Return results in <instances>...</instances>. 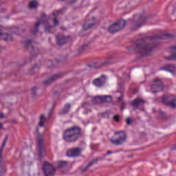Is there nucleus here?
<instances>
[{
  "instance_id": "nucleus-43",
  "label": "nucleus",
  "mask_w": 176,
  "mask_h": 176,
  "mask_svg": "<svg viewBox=\"0 0 176 176\" xmlns=\"http://www.w3.org/2000/svg\"><path fill=\"white\" fill-rule=\"evenodd\" d=\"M2 126H3L2 123L0 122V130L2 129Z\"/></svg>"
},
{
  "instance_id": "nucleus-37",
  "label": "nucleus",
  "mask_w": 176,
  "mask_h": 176,
  "mask_svg": "<svg viewBox=\"0 0 176 176\" xmlns=\"http://www.w3.org/2000/svg\"><path fill=\"white\" fill-rule=\"evenodd\" d=\"M0 118H1V119H5V114H3V113H0Z\"/></svg>"
},
{
  "instance_id": "nucleus-14",
  "label": "nucleus",
  "mask_w": 176,
  "mask_h": 176,
  "mask_svg": "<svg viewBox=\"0 0 176 176\" xmlns=\"http://www.w3.org/2000/svg\"><path fill=\"white\" fill-rule=\"evenodd\" d=\"M0 39L3 41H13L12 34L3 33V27L0 25Z\"/></svg>"
},
{
  "instance_id": "nucleus-23",
  "label": "nucleus",
  "mask_w": 176,
  "mask_h": 176,
  "mask_svg": "<svg viewBox=\"0 0 176 176\" xmlns=\"http://www.w3.org/2000/svg\"><path fill=\"white\" fill-rule=\"evenodd\" d=\"M60 13H63V10H59L57 11H54L52 12V16L54 17V25L55 27H57L58 24H60V22L58 21V19H57V16L60 14Z\"/></svg>"
},
{
  "instance_id": "nucleus-5",
  "label": "nucleus",
  "mask_w": 176,
  "mask_h": 176,
  "mask_svg": "<svg viewBox=\"0 0 176 176\" xmlns=\"http://www.w3.org/2000/svg\"><path fill=\"white\" fill-rule=\"evenodd\" d=\"M126 22L124 20L118 21L108 28L109 32L111 34H115V32L120 31L122 28H124V27H126Z\"/></svg>"
},
{
  "instance_id": "nucleus-6",
  "label": "nucleus",
  "mask_w": 176,
  "mask_h": 176,
  "mask_svg": "<svg viewBox=\"0 0 176 176\" xmlns=\"http://www.w3.org/2000/svg\"><path fill=\"white\" fill-rule=\"evenodd\" d=\"M107 82H108V77L105 74H102L100 76L93 80L92 85H94L95 87H105Z\"/></svg>"
},
{
  "instance_id": "nucleus-21",
  "label": "nucleus",
  "mask_w": 176,
  "mask_h": 176,
  "mask_svg": "<svg viewBox=\"0 0 176 176\" xmlns=\"http://www.w3.org/2000/svg\"><path fill=\"white\" fill-rule=\"evenodd\" d=\"M72 105L69 103H66L64 107L59 111V115H67L71 111Z\"/></svg>"
},
{
  "instance_id": "nucleus-11",
  "label": "nucleus",
  "mask_w": 176,
  "mask_h": 176,
  "mask_svg": "<svg viewBox=\"0 0 176 176\" xmlns=\"http://www.w3.org/2000/svg\"><path fill=\"white\" fill-rule=\"evenodd\" d=\"M61 78V74L58 73L56 74L52 75L50 77V78L45 80L43 81L44 86H49L52 85L53 82H55V80H57V79H60Z\"/></svg>"
},
{
  "instance_id": "nucleus-12",
  "label": "nucleus",
  "mask_w": 176,
  "mask_h": 176,
  "mask_svg": "<svg viewBox=\"0 0 176 176\" xmlns=\"http://www.w3.org/2000/svg\"><path fill=\"white\" fill-rule=\"evenodd\" d=\"M175 36L173 34H163L162 35H154L150 37L151 41H155L156 39H170L171 38H175Z\"/></svg>"
},
{
  "instance_id": "nucleus-26",
  "label": "nucleus",
  "mask_w": 176,
  "mask_h": 176,
  "mask_svg": "<svg viewBox=\"0 0 176 176\" xmlns=\"http://www.w3.org/2000/svg\"><path fill=\"white\" fill-rule=\"evenodd\" d=\"M118 101L121 104L120 110L122 111H124V109H126V102L123 100V94H122L121 96L118 98Z\"/></svg>"
},
{
  "instance_id": "nucleus-27",
  "label": "nucleus",
  "mask_w": 176,
  "mask_h": 176,
  "mask_svg": "<svg viewBox=\"0 0 176 176\" xmlns=\"http://www.w3.org/2000/svg\"><path fill=\"white\" fill-rule=\"evenodd\" d=\"M94 25H96V22H93V23H89L88 25L85 24V25H83L82 28L85 30H91V28H93V27H94Z\"/></svg>"
},
{
  "instance_id": "nucleus-10",
  "label": "nucleus",
  "mask_w": 176,
  "mask_h": 176,
  "mask_svg": "<svg viewBox=\"0 0 176 176\" xmlns=\"http://www.w3.org/2000/svg\"><path fill=\"white\" fill-rule=\"evenodd\" d=\"M82 153V148L79 147L73 148L67 151V156L69 157H78Z\"/></svg>"
},
{
  "instance_id": "nucleus-17",
  "label": "nucleus",
  "mask_w": 176,
  "mask_h": 176,
  "mask_svg": "<svg viewBox=\"0 0 176 176\" xmlns=\"http://www.w3.org/2000/svg\"><path fill=\"white\" fill-rule=\"evenodd\" d=\"M111 58H109L104 62L101 63H95L93 65H89V67H91V68H102V67H105V65H108V64H111Z\"/></svg>"
},
{
  "instance_id": "nucleus-38",
  "label": "nucleus",
  "mask_w": 176,
  "mask_h": 176,
  "mask_svg": "<svg viewBox=\"0 0 176 176\" xmlns=\"http://www.w3.org/2000/svg\"><path fill=\"white\" fill-rule=\"evenodd\" d=\"M86 105H90V103L88 102H85L84 103H82V107H86Z\"/></svg>"
},
{
  "instance_id": "nucleus-22",
  "label": "nucleus",
  "mask_w": 176,
  "mask_h": 176,
  "mask_svg": "<svg viewBox=\"0 0 176 176\" xmlns=\"http://www.w3.org/2000/svg\"><path fill=\"white\" fill-rule=\"evenodd\" d=\"M152 86H153V87H158L160 89H163L164 87L163 81H162V79H160V78L154 79Z\"/></svg>"
},
{
  "instance_id": "nucleus-25",
  "label": "nucleus",
  "mask_w": 176,
  "mask_h": 176,
  "mask_svg": "<svg viewBox=\"0 0 176 176\" xmlns=\"http://www.w3.org/2000/svg\"><path fill=\"white\" fill-rule=\"evenodd\" d=\"M144 23H145V19H140V23H138L131 27L132 31H135L140 27H142V25H144Z\"/></svg>"
},
{
  "instance_id": "nucleus-32",
  "label": "nucleus",
  "mask_w": 176,
  "mask_h": 176,
  "mask_svg": "<svg viewBox=\"0 0 176 176\" xmlns=\"http://www.w3.org/2000/svg\"><path fill=\"white\" fill-rule=\"evenodd\" d=\"M118 86L120 89H122V87H124V82H123L122 79L118 80Z\"/></svg>"
},
{
  "instance_id": "nucleus-36",
  "label": "nucleus",
  "mask_w": 176,
  "mask_h": 176,
  "mask_svg": "<svg viewBox=\"0 0 176 176\" xmlns=\"http://www.w3.org/2000/svg\"><path fill=\"white\" fill-rule=\"evenodd\" d=\"M32 93L33 96H35V94H36V89H32Z\"/></svg>"
},
{
  "instance_id": "nucleus-13",
  "label": "nucleus",
  "mask_w": 176,
  "mask_h": 176,
  "mask_svg": "<svg viewBox=\"0 0 176 176\" xmlns=\"http://www.w3.org/2000/svg\"><path fill=\"white\" fill-rule=\"evenodd\" d=\"M37 141L38 145V156L42 157L43 153V135H38L37 136Z\"/></svg>"
},
{
  "instance_id": "nucleus-33",
  "label": "nucleus",
  "mask_w": 176,
  "mask_h": 176,
  "mask_svg": "<svg viewBox=\"0 0 176 176\" xmlns=\"http://www.w3.org/2000/svg\"><path fill=\"white\" fill-rule=\"evenodd\" d=\"M102 118H104L106 119H109V112L106 111L102 113Z\"/></svg>"
},
{
  "instance_id": "nucleus-1",
  "label": "nucleus",
  "mask_w": 176,
  "mask_h": 176,
  "mask_svg": "<svg viewBox=\"0 0 176 176\" xmlns=\"http://www.w3.org/2000/svg\"><path fill=\"white\" fill-rule=\"evenodd\" d=\"M82 137L80 126H74L68 128L63 132V138L65 142H76Z\"/></svg>"
},
{
  "instance_id": "nucleus-18",
  "label": "nucleus",
  "mask_w": 176,
  "mask_h": 176,
  "mask_svg": "<svg viewBox=\"0 0 176 176\" xmlns=\"http://www.w3.org/2000/svg\"><path fill=\"white\" fill-rule=\"evenodd\" d=\"M31 43H32V41L31 40H27L23 42V44L25 45V47L28 49L29 52H30L32 56H36L35 54V50L34 49V47L31 45Z\"/></svg>"
},
{
  "instance_id": "nucleus-19",
  "label": "nucleus",
  "mask_w": 176,
  "mask_h": 176,
  "mask_svg": "<svg viewBox=\"0 0 176 176\" xmlns=\"http://www.w3.org/2000/svg\"><path fill=\"white\" fill-rule=\"evenodd\" d=\"M145 102H146L145 100L140 98H137L131 102V105L135 108V109H138V107H141V105L145 104Z\"/></svg>"
},
{
  "instance_id": "nucleus-34",
  "label": "nucleus",
  "mask_w": 176,
  "mask_h": 176,
  "mask_svg": "<svg viewBox=\"0 0 176 176\" xmlns=\"http://www.w3.org/2000/svg\"><path fill=\"white\" fill-rule=\"evenodd\" d=\"M113 120H115V122H116L117 123H118V122L120 121V117L119 116V115H115L113 116Z\"/></svg>"
},
{
  "instance_id": "nucleus-41",
  "label": "nucleus",
  "mask_w": 176,
  "mask_h": 176,
  "mask_svg": "<svg viewBox=\"0 0 176 176\" xmlns=\"http://www.w3.org/2000/svg\"><path fill=\"white\" fill-rule=\"evenodd\" d=\"M36 133H37V134H38V133H39V128H36Z\"/></svg>"
},
{
  "instance_id": "nucleus-31",
  "label": "nucleus",
  "mask_w": 176,
  "mask_h": 176,
  "mask_svg": "<svg viewBox=\"0 0 176 176\" xmlns=\"http://www.w3.org/2000/svg\"><path fill=\"white\" fill-rule=\"evenodd\" d=\"M67 162L60 161L58 162V167H67Z\"/></svg>"
},
{
  "instance_id": "nucleus-46",
  "label": "nucleus",
  "mask_w": 176,
  "mask_h": 176,
  "mask_svg": "<svg viewBox=\"0 0 176 176\" xmlns=\"http://www.w3.org/2000/svg\"><path fill=\"white\" fill-rule=\"evenodd\" d=\"M93 20H94V21H96V19L93 18Z\"/></svg>"
},
{
  "instance_id": "nucleus-42",
  "label": "nucleus",
  "mask_w": 176,
  "mask_h": 176,
  "mask_svg": "<svg viewBox=\"0 0 176 176\" xmlns=\"http://www.w3.org/2000/svg\"><path fill=\"white\" fill-rule=\"evenodd\" d=\"M77 1H78V0H72L71 1V3H75V2H77Z\"/></svg>"
},
{
  "instance_id": "nucleus-7",
  "label": "nucleus",
  "mask_w": 176,
  "mask_h": 176,
  "mask_svg": "<svg viewBox=\"0 0 176 176\" xmlns=\"http://www.w3.org/2000/svg\"><path fill=\"white\" fill-rule=\"evenodd\" d=\"M162 102L167 107H170V108H175L176 107L175 96H163Z\"/></svg>"
},
{
  "instance_id": "nucleus-24",
  "label": "nucleus",
  "mask_w": 176,
  "mask_h": 176,
  "mask_svg": "<svg viewBox=\"0 0 176 176\" xmlns=\"http://www.w3.org/2000/svg\"><path fill=\"white\" fill-rule=\"evenodd\" d=\"M164 71H168V72H171L172 74H174V72H175V65H167L166 66H164V67H162V69Z\"/></svg>"
},
{
  "instance_id": "nucleus-29",
  "label": "nucleus",
  "mask_w": 176,
  "mask_h": 176,
  "mask_svg": "<svg viewBox=\"0 0 176 176\" xmlns=\"http://www.w3.org/2000/svg\"><path fill=\"white\" fill-rule=\"evenodd\" d=\"M29 6L30 9H35V8L38 6V1H30L29 3Z\"/></svg>"
},
{
  "instance_id": "nucleus-15",
  "label": "nucleus",
  "mask_w": 176,
  "mask_h": 176,
  "mask_svg": "<svg viewBox=\"0 0 176 176\" xmlns=\"http://www.w3.org/2000/svg\"><path fill=\"white\" fill-rule=\"evenodd\" d=\"M9 138V135H6V138L3 140L1 148H0V166L1 164H5V160L2 157V152H3V148L6 146V142H8V140Z\"/></svg>"
},
{
  "instance_id": "nucleus-28",
  "label": "nucleus",
  "mask_w": 176,
  "mask_h": 176,
  "mask_svg": "<svg viewBox=\"0 0 176 176\" xmlns=\"http://www.w3.org/2000/svg\"><path fill=\"white\" fill-rule=\"evenodd\" d=\"M89 49V45H83L78 49V53L79 54H82V53H85L86 50Z\"/></svg>"
},
{
  "instance_id": "nucleus-47",
  "label": "nucleus",
  "mask_w": 176,
  "mask_h": 176,
  "mask_svg": "<svg viewBox=\"0 0 176 176\" xmlns=\"http://www.w3.org/2000/svg\"><path fill=\"white\" fill-rule=\"evenodd\" d=\"M54 94H57L56 93H55Z\"/></svg>"
},
{
  "instance_id": "nucleus-20",
  "label": "nucleus",
  "mask_w": 176,
  "mask_h": 176,
  "mask_svg": "<svg viewBox=\"0 0 176 176\" xmlns=\"http://www.w3.org/2000/svg\"><path fill=\"white\" fill-rule=\"evenodd\" d=\"M99 160H102V158L100 157H96L94 160H92L89 163H88V164L82 169V173H86V170L88 168H90V167H91V166H94V164H97L98 163Z\"/></svg>"
},
{
  "instance_id": "nucleus-3",
  "label": "nucleus",
  "mask_w": 176,
  "mask_h": 176,
  "mask_svg": "<svg viewBox=\"0 0 176 176\" xmlns=\"http://www.w3.org/2000/svg\"><path fill=\"white\" fill-rule=\"evenodd\" d=\"M40 24H45V30L47 32H50L52 28H53L52 25L49 24V22H47V20L46 19V14L45 13H43L41 14V19L37 23H36L34 25V28L32 30L33 35H36V34H38V32L39 31Z\"/></svg>"
},
{
  "instance_id": "nucleus-44",
  "label": "nucleus",
  "mask_w": 176,
  "mask_h": 176,
  "mask_svg": "<svg viewBox=\"0 0 176 176\" xmlns=\"http://www.w3.org/2000/svg\"><path fill=\"white\" fill-rule=\"evenodd\" d=\"M2 174H3V172H2L1 170H0V176L2 175Z\"/></svg>"
},
{
  "instance_id": "nucleus-30",
  "label": "nucleus",
  "mask_w": 176,
  "mask_h": 176,
  "mask_svg": "<svg viewBox=\"0 0 176 176\" xmlns=\"http://www.w3.org/2000/svg\"><path fill=\"white\" fill-rule=\"evenodd\" d=\"M43 120H45V116L41 115L40 118V122H39L40 127H43V126H45V122H43Z\"/></svg>"
},
{
  "instance_id": "nucleus-2",
  "label": "nucleus",
  "mask_w": 176,
  "mask_h": 176,
  "mask_svg": "<svg viewBox=\"0 0 176 176\" xmlns=\"http://www.w3.org/2000/svg\"><path fill=\"white\" fill-rule=\"evenodd\" d=\"M153 47H155V45L147 44L144 38H141L137 41L133 49L142 56H151L153 52Z\"/></svg>"
},
{
  "instance_id": "nucleus-4",
  "label": "nucleus",
  "mask_w": 176,
  "mask_h": 176,
  "mask_svg": "<svg viewBox=\"0 0 176 176\" xmlns=\"http://www.w3.org/2000/svg\"><path fill=\"white\" fill-rule=\"evenodd\" d=\"M115 135H118L117 140L110 139V142L113 145H122L127 140V134L124 131L115 132Z\"/></svg>"
},
{
  "instance_id": "nucleus-9",
  "label": "nucleus",
  "mask_w": 176,
  "mask_h": 176,
  "mask_svg": "<svg viewBox=\"0 0 176 176\" xmlns=\"http://www.w3.org/2000/svg\"><path fill=\"white\" fill-rule=\"evenodd\" d=\"M112 97L111 96H96L91 100L92 104H102V102H111Z\"/></svg>"
},
{
  "instance_id": "nucleus-8",
  "label": "nucleus",
  "mask_w": 176,
  "mask_h": 176,
  "mask_svg": "<svg viewBox=\"0 0 176 176\" xmlns=\"http://www.w3.org/2000/svg\"><path fill=\"white\" fill-rule=\"evenodd\" d=\"M43 173L45 176H54L56 168L50 163L46 162L43 166Z\"/></svg>"
},
{
  "instance_id": "nucleus-39",
  "label": "nucleus",
  "mask_w": 176,
  "mask_h": 176,
  "mask_svg": "<svg viewBox=\"0 0 176 176\" xmlns=\"http://www.w3.org/2000/svg\"><path fill=\"white\" fill-rule=\"evenodd\" d=\"M159 91H159V90H153V91H151V93H153V94H156V93H159Z\"/></svg>"
},
{
  "instance_id": "nucleus-16",
  "label": "nucleus",
  "mask_w": 176,
  "mask_h": 176,
  "mask_svg": "<svg viewBox=\"0 0 176 176\" xmlns=\"http://www.w3.org/2000/svg\"><path fill=\"white\" fill-rule=\"evenodd\" d=\"M69 38L63 35V34H58L56 35V41L57 43L59 46H61L63 45H65L67 42H68Z\"/></svg>"
},
{
  "instance_id": "nucleus-35",
  "label": "nucleus",
  "mask_w": 176,
  "mask_h": 176,
  "mask_svg": "<svg viewBox=\"0 0 176 176\" xmlns=\"http://www.w3.org/2000/svg\"><path fill=\"white\" fill-rule=\"evenodd\" d=\"M126 123L128 126H129V124H131V123H133V120H131L130 118H126Z\"/></svg>"
},
{
  "instance_id": "nucleus-45",
  "label": "nucleus",
  "mask_w": 176,
  "mask_h": 176,
  "mask_svg": "<svg viewBox=\"0 0 176 176\" xmlns=\"http://www.w3.org/2000/svg\"><path fill=\"white\" fill-rule=\"evenodd\" d=\"M161 115H162V116L164 115V113L161 112Z\"/></svg>"
},
{
  "instance_id": "nucleus-40",
  "label": "nucleus",
  "mask_w": 176,
  "mask_h": 176,
  "mask_svg": "<svg viewBox=\"0 0 176 176\" xmlns=\"http://www.w3.org/2000/svg\"><path fill=\"white\" fill-rule=\"evenodd\" d=\"M113 153V152L109 151H107V155H112Z\"/></svg>"
}]
</instances>
